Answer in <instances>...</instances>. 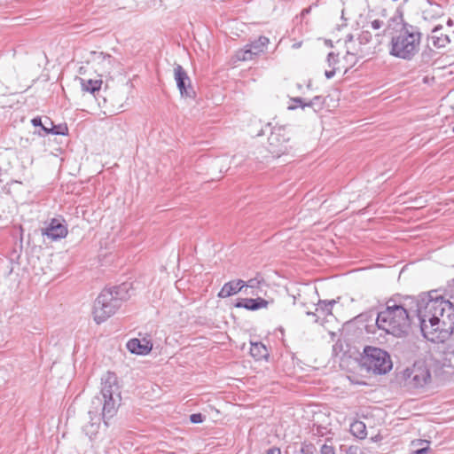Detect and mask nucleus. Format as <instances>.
Masks as SVG:
<instances>
[{
    "label": "nucleus",
    "mask_w": 454,
    "mask_h": 454,
    "mask_svg": "<svg viewBox=\"0 0 454 454\" xmlns=\"http://www.w3.org/2000/svg\"><path fill=\"white\" fill-rule=\"evenodd\" d=\"M121 403V387L117 377L114 372H108L101 379L100 393L91 400L88 411L90 422L82 428L85 434L90 439L94 437L98 434L101 420L108 427Z\"/></svg>",
    "instance_id": "f257e3e1"
},
{
    "label": "nucleus",
    "mask_w": 454,
    "mask_h": 454,
    "mask_svg": "<svg viewBox=\"0 0 454 454\" xmlns=\"http://www.w3.org/2000/svg\"><path fill=\"white\" fill-rule=\"evenodd\" d=\"M350 323L367 333H375L378 329L395 337H403L408 334L411 320L404 309L397 306L396 299L390 298L386 302V309L379 312L376 317L374 312L370 310L355 317Z\"/></svg>",
    "instance_id": "f03ea898"
},
{
    "label": "nucleus",
    "mask_w": 454,
    "mask_h": 454,
    "mask_svg": "<svg viewBox=\"0 0 454 454\" xmlns=\"http://www.w3.org/2000/svg\"><path fill=\"white\" fill-rule=\"evenodd\" d=\"M424 309L420 325L423 337L432 342L444 341L454 330L453 304L433 290Z\"/></svg>",
    "instance_id": "7ed1b4c3"
},
{
    "label": "nucleus",
    "mask_w": 454,
    "mask_h": 454,
    "mask_svg": "<svg viewBox=\"0 0 454 454\" xmlns=\"http://www.w3.org/2000/svg\"><path fill=\"white\" fill-rule=\"evenodd\" d=\"M391 33L388 44L390 56L411 61L419 52L422 33L419 27L405 22L402 15H395L387 20L383 34Z\"/></svg>",
    "instance_id": "20e7f679"
},
{
    "label": "nucleus",
    "mask_w": 454,
    "mask_h": 454,
    "mask_svg": "<svg viewBox=\"0 0 454 454\" xmlns=\"http://www.w3.org/2000/svg\"><path fill=\"white\" fill-rule=\"evenodd\" d=\"M131 290V283L129 282L105 288L94 302L93 316L95 322L101 324L113 316L121 307L122 301L129 299Z\"/></svg>",
    "instance_id": "39448f33"
},
{
    "label": "nucleus",
    "mask_w": 454,
    "mask_h": 454,
    "mask_svg": "<svg viewBox=\"0 0 454 454\" xmlns=\"http://www.w3.org/2000/svg\"><path fill=\"white\" fill-rule=\"evenodd\" d=\"M362 364L367 371L380 375L386 374L392 369V362L387 352L371 346H367L364 349Z\"/></svg>",
    "instance_id": "423d86ee"
},
{
    "label": "nucleus",
    "mask_w": 454,
    "mask_h": 454,
    "mask_svg": "<svg viewBox=\"0 0 454 454\" xmlns=\"http://www.w3.org/2000/svg\"><path fill=\"white\" fill-rule=\"evenodd\" d=\"M345 43L348 48V57L365 58L380 51L377 45H372V35L368 30H363L358 35L357 43L354 40L353 35H348Z\"/></svg>",
    "instance_id": "0eeeda50"
},
{
    "label": "nucleus",
    "mask_w": 454,
    "mask_h": 454,
    "mask_svg": "<svg viewBox=\"0 0 454 454\" xmlns=\"http://www.w3.org/2000/svg\"><path fill=\"white\" fill-rule=\"evenodd\" d=\"M393 298L396 299L397 306H401L408 314V318L412 321L417 317L419 326L422 322V315L425 313L426 302L429 298V293L422 294L418 298L413 296H401L397 294Z\"/></svg>",
    "instance_id": "6e6552de"
},
{
    "label": "nucleus",
    "mask_w": 454,
    "mask_h": 454,
    "mask_svg": "<svg viewBox=\"0 0 454 454\" xmlns=\"http://www.w3.org/2000/svg\"><path fill=\"white\" fill-rule=\"evenodd\" d=\"M293 150L290 136L285 127H273L268 137V151L275 157L288 154Z\"/></svg>",
    "instance_id": "1a4fd4ad"
},
{
    "label": "nucleus",
    "mask_w": 454,
    "mask_h": 454,
    "mask_svg": "<svg viewBox=\"0 0 454 454\" xmlns=\"http://www.w3.org/2000/svg\"><path fill=\"white\" fill-rule=\"evenodd\" d=\"M403 377L413 387H423L431 381L429 368L423 361H417L403 372Z\"/></svg>",
    "instance_id": "9d476101"
},
{
    "label": "nucleus",
    "mask_w": 454,
    "mask_h": 454,
    "mask_svg": "<svg viewBox=\"0 0 454 454\" xmlns=\"http://www.w3.org/2000/svg\"><path fill=\"white\" fill-rule=\"evenodd\" d=\"M269 43L270 40L268 37L260 36L257 40L246 45L244 50L237 53L238 59L243 61L252 60L254 57L264 51Z\"/></svg>",
    "instance_id": "9b49d317"
},
{
    "label": "nucleus",
    "mask_w": 454,
    "mask_h": 454,
    "mask_svg": "<svg viewBox=\"0 0 454 454\" xmlns=\"http://www.w3.org/2000/svg\"><path fill=\"white\" fill-rule=\"evenodd\" d=\"M174 74L181 96L191 98H194L195 91L192 86L191 79L181 65H176Z\"/></svg>",
    "instance_id": "f8f14e48"
},
{
    "label": "nucleus",
    "mask_w": 454,
    "mask_h": 454,
    "mask_svg": "<svg viewBox=\"0 0 454 454\" xmlns=\"http://www.w3.org/2000/svg\"><path fill=\"white\" fill-rule=\"evenodd\" d=\"M42 234L51 240H58L67 235V227L64 224V220L52 218L48 226L42 230Z\"/></svg>",
    "instance_id": "ddd939ff"
},
{
    "label": "nucleus",
    "mask_w": 454,
    "mask_h": 454,
    "mask_svg": "<svg viewBox=\"0 0 454 454\" xmlns=\"http://www.w3.org/2000/svg\"><path fill=\"white\" fill-rule=\"evenodd\" d=\"M126 347L128 350L132 354L145 356L152 350L153 343L146 339L139 340L134 338L127 342Z\"/></svg>",
    "instance_id": "4468645a"
},
{
    "label": "nucleus",
    "mask_w": 454,
    "mask_h": 454,
    "mask_svg": "<svg viewBox=\"0 0 454 454\" xmlns=\"http://www.w3.org/2000/svg\"><path fill=\"white\" fill-rule=\"evenodd\" d=\"M428 40L438 49L446 47L451 42L450 35L443 32L442 25H437L432 29Z\"/></svg>",
    "instance_id": "2eb2a0df"
},
{
    "label": "nucleus",
    "mask_w": 454,
    "mask_h": 454,
    "mask_svg": "<svg viewBox=\"0 0 454 454\" xmlns=\"http://www.w3.org/2000/svg\"><path fill=\"white\" fill-rule=\"evenodd\" d=\"M269 302L262 298H239L234 304L236 308H243L247 310H257L262 308H267Z\"/></svg>",
    "instance_id": "dca6fc26"
},
{
    "label": "nucleus",
    "mask_w": 454,
    "mask_h": 454,
    "mask_svg": "<svg viewBox=\"0 0 454 454\" xmlns=\"http://www.w3.org/2000/svg\"><path fill=\"white\" fill-rule=\"evenodd\" d=\"M245 286L246 282L241 279L229 281L223 285V286L218 293V297H230L240 292Z\"/></svg>",
    "instance_id": "f3484780"
},
{
    "label": "nucleus",
    "mask_w": 454,
    "mask_h": 454,
    "mask_svg": "<svg viewBox=\"0 0 454 454\" xmlns=\"http://www.w3.org/2000/svg\"><path fill=\"white\" fill-rule=\"evenodd\" d=\"M45 121L49 122L50 127H43V132L44 134H52V135H61L66 136L68 134V128L67 124H59L55 125L53 121L46 117Z\"/></svg>",
    "instance_id": "a211bd4d"
},
{
    "label": "nucleus",
    "mask_w": 454,
    "mask_h": 454,
    "mask_svg": "<svg viewBox=\"0 0 454 454\" xmlns=\"http://www.w3.org/2000/svg\"><path fill=\"white\" fill-rule=\"evenodd\" d=\"M250 354L256 360L267 359L269 356V351L262 342H252Z\"/></svg>",
    "instance_id": "6ab92c4d"
},
{
    "label": "nucleus",
    "mask_w": 454,
    "mask_h": 454,
    "mask_svg": "<svg viewBox=\"0 0 454 454\" xmlns=\"http://www.w3.org/2000/svg\"><path fill=\"white\" fill-rule=\"evenodd\" d=\"M81 84L84 91L95 94L96 92H98L100 90L102 81L92 79H81Z\"/></svg>",
    "instance_id": "aec40b11"
},
{
    "label": "nucleus",
    "mask_w": 454,
    "mask_h": 454,
    "mask_svg": "<svg viewBox=\"0 0 454 454\" xmlns=\"http://www.w3.org/2000/svg\"><path fill=\"white\" fill-rule=\"evenodd\" d=\"M349 430L354 436L359 439H364L367 435L365 424L359 420L351 423Z\"/></svg>",
    "instance_id": "412c9836"
},
{
    "label": "nucleus",
    "mask_w": 454,
    "mask_h": 454,
    "mask_svg": "<svg viewBox=\"0 0 454 454\" xmlns=\"http://www.w3.org/2000/svg\"><path fill=\"white\" fill-rule=\"evenodd\" d=\"M335 303V300L319 301L317 303V311L322 312L325 316L332 315L333 307Z\"/></svg>",
    "instance_id": "4be33fe9"
},
{
    "label": "nucleus",
    "mask_w": 454,
    "mask_h": 454,
    "mask_svg": "<svg viewBox=\"0 0 454 454\" xmlns=\"http://www.w3.org/2000/svg\"><path fill=\"white\" fill-rule=\"evenodd\" d=\"M325 103V98L323 96H315L312 99L306 102V107H311L315 112L323 109Z\"/></svg>",
    "instance_id": "5701e85b"
},
{
    "label": "nucleus",
    "mask_w": 454,
    "mask_h": 454,
    "mask_svg": "<svg viewBox=\"0 0 454 454\" xmlns=\"http://www.w3.org/2000/svg\"><path fill=\"white\" fill-rule=\"evenodd\" d=\"M435 55L436 52L432 48L427 46L420 54L421 62L423 64L428 65L432 63Z\"/></svg>",
    "instance_id": "b1692460"
},
{
    "label": "nucleus",
    "mask_w": 454,
    "mask_h": 454,
    "mask_svg": "<svg viewBox=\"0 0 454 454\" xmlns=\"http://www.w3.org/2000/svg\"><path fill=\"white\" fill-rule=\"evenodd\" d=\"M412 444L415 445L416 442H412ZM417 444L418 445H421V446L426 444V446L421 447L420 449H418L416 450H413L410 454H427L430 451V448H429L430 442L429 441H427V440H418L417 441Z\"/></svg>",
    "instance_id": "393cba45"
},
{
    "label": "nucleus",
    "mask_w": 454,
    "mask_h": 454,
    "mask_svg": "<svg viewBox=\"0 0 454 454\" xmlns=\"http://www.w3.org/2000/svg\"><path fill=\"white\" fill-rule=\"evenodd\" d=\"M300 451L301 454H315L317 449L313 443L302 442Z\"/></svg>",
    "instance_id": "a878e982"
},
{
    "label": "nucleus",
    "mask_w": 454,
    "mask_h": 454,
    "mask_svg": "<svg viewBox=\"0 0 454 454\" xmlns=\"http://www.w3.org/2000/svg\"><path fill=\"white\" fill-rule=\"evenodd\" d=\"M31 123L35 127H40L41 129L43 131V127H50L49 122L42 121V118L39 116H36L31 120Z\"/></svg>",
    "instance_id": "bb28decb"
},
{
    "label": "nucleus",
    "mask_w": 454,
    "mask_h": 454,
    "mask_svg": "<svg viewBox=\"0 0 454 454\" xmlns=\"http://www.w3.org/2000/svg\"><path fill=\"white\" fill-rule=\"evenodd\" d=\"M339 62V54L330 52L327 55V63L329 67H334Z\"/></svg>",
    "instance_id": "cd10ccee"
},
{
    "label": "nucleus",
    "mask_w": 454,
    "mask_h": 454,
    "mask_svg": "<svg viewBox=\"0 0 454 454\" xmlns=\"http://www.w3.org/2000/svg\"><path fill=\"white\" fill-rule=\"evenodd\" d=\"M262 281H263V279L262 278H254L249 279L247 282H246V286L250 287V288H257V287H259V286L261 285V283Z\"/></svg>",
    "instance_id": "c85d7f7f"
},
{
    "label": "nucleus",
    "mask_w": 454,
    "mask_h": 454,
    "mask_svg": "<svg viewBox=\"0 0 454 454\" xmlns=\"http://www.w3.org/2000/svg\"><path fill=\"white\" fill-rule=\"evenodd\" d=\"M205 419V416L202 415L201 413H193L192 415H190V421L192 423V424H199V423H202Z\"/></svg>",
    "instance_id": "c756f323"
},
{
    "label": "nucleus",
    "mask_w": 454,
    "mask_h": 454,
    "mask_svg": "<svg viewBox=\"0 0 454 454\" xmlns=\"http://www.w3.org/2000/svg\"><path fill=\"white\" fill-rule=\"evenodd\" d=\"M321 454H335L334 448L326 443L323 444L320 450Z\"/></svg>",
    "instance_id": "7c9ffc66"
},
{
    "label": "nucleus",
    "mask_w": 454,
    "mask_h": 454,
    "mask_svg": "<svg viewBox=\"0 0 454 454\" xmlns=\"http://www.w3.org/2000/svg\"><path fill=\"white\" fill-rule=\"evenodd\" d=\"M384 25V22L380 20H374L371 22V27L374 30H378L381 28Z\"/></svg>",
    "instance_id": "2f4dec72"
},
{
    "label": "nucleus",
    "mask_w": 454,
    "mask_h": 454,
    "mask_svg": "<svg viewBox=\"0 0 454 454\" xmlns=\"http://www.w3.org/2000/svg\"><path fill=\"white\" fill-rule=\"evenodd\" d=\"M358 59H360V58L357 57V56H356V57H352V56L348 57V52L346 53V56L344 57L345 61L348 64H349L351 67L354 66L357 62Z\"/></svg>",
    "instance_id": "473e14b6"
},
{
    "label": "nucleus",
    "mask_w": 454,
    "mask_h": 454,
    "mask_svg": "<svg viewBox=\"0 0 454 454\" xmlns=\"http://www.w3.org/2000/svg\"><path fill=\"white\" fill-rule=\"evenodd\" d=\"M292 101L297 103L299 105V106H301L302 109H304L306 107V106H303V105H306L307 101H305V99L302 98H300V97L293 98Z\"/></svg>",
    "instance_id": "72a5a7b5"
},
{
    "label": "nucleus",
    "mask_w": 454,
    "mask_h": 454,
    "mask_svg": "<svg viewBox=\"0 0 454 454\" xmlns=\"http://www.w3.org/2000/svg\"><path fill=\"white\" fill-rule=\"evenodd\" d=\"M335 73H336V70L335 68L333 67L332 70H326L325 72V75L327 79H331L333 78L334 75H335Z\"/></svg>",
    "instance_id": "f704fd0d"
},
{
    "label": "nucleus",
    "mask_w": 454,
    "mask_h": 454,
    "mask_svg": "<svg viewBox=\"0 0 454 454\" xmlns=\"http://www.w3.org/2000/svg\"><path fill=\"white\" fill-rule=\"evenodd\" d=\"M266 454H281V450L278 447H272L267 450Z\"/></svg>",
    "instance_id": "c9c22d12"
},
{
    "label": "nucleus",
    "mask_w": 454,
    "mask_h": 454,
    "mask_svg": "<svg viewBox=\"0 0 454 454\" xmlns=\"http://www.w3.org/2000/svg\"><path fill=\"white\" fill-rule=\"evenodd\" d=\"M103 59L105 60H107L109 64H111L113 61H114V59L111 55H103Z\"/></svg>",
    "instance_id": "e433bc0d"
},
{
    "label": "nucleus",
    "mask_w": 454,
    "mask_h": 454,
    "mask_svg": "<svg viewBox=\"0 0 454 454\" xmlns=\"http://www.w3.org/2000/svg\"><path fill=\"white\" fill-rule=\"evenodd\" d=\"M447 26L450 27H451L453 26V20L451 19H449L447 20Z\"/></svg>",
    "instance_id": "4c0bfd02"
},
{
    "label": "nucleus",
    "mask_w": 454,
    "mask_h": 454,
    "mask_svg": "<svg viewBox=\"0 0 454 454\" xmlns=\"http://www.w3.org/2000/svg\"><path fill=\"white\" fill-rule=\"evenodd\" d=\"M309 11H310V7H309V8H307V9H304V10L302 11V14H304V13H309Z\"/></svg>",
    "instance_id": "58836bf2"
},
{
    "label": "nucleus",
    "mask_w": 454,
    "mask_h": 454,
    "mask_svg": "<svg viewBox=\"0 0 454 454\" xmlns=\"http://www.w3.org/2000/svg\"><path fill=\"white\" fill-rule=\"evenodd\" d=\"M382 35H383V34H377V35H375V37H376V38H379V37L382 36Z\"/></svg>",
    "instance_id": "ea45409f"
},
{
    "label": "nucleus",
    "mask_w": 454,
    "mask_h": 454,
    "mask_svg": "<svg viewBox=\"0 0 454 454\" xmlns=\"http://www.w3.org/2000/svg\"><path fill=\"white\" fill-rule=\"evenodd\" d=\"M296 107H297V106H289L288 108H289L290 110H294V109H295Z\"/></svg>",
    "instance_id": "a19ab883"
},
{
    "label": "nucleus",
    "mask_w": 454,
    "mask_h": 454,
    "mask_svg": "<svg viewBox=\"0 0 454 454\" xmlns=\"http://www.w3.org/2000/svg\"><path fill=\"white\" fill-rule=\"evenodd\" d=\"M263 134V131L262 130V132L258 133V136H262Z\"/></svg>",
    "instance_id": "79ce46f5"
},
{
    "label": "nucleus",
    "mask_w": 454,
    "mask_h": 454,
    "mask_svg": "<svg viewBox=\"0 0 454 454\" xmlns=\"http://www.w3.org/2000/svg\"><path fill=\"white\" fill-rule=\"evenodd\" d=\"M453 131H454V127H453Z\"/></svg>",
    "instance_id": "37998d69"
}]
</instances>
